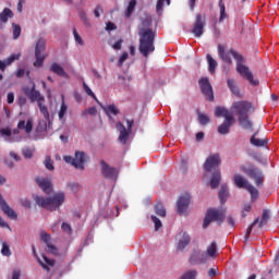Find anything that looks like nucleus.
<instances>
[{"label":"nucleus","mask_w":279,"mask_h":279,"mask_svg":"<svg viewBox=\"0 0 279 279\" xmlns=\"http://www.w3.org/2000/svg\"><path fill=\"white\" fill-rule=\"evenodd\" d=\"M250 143L251 145H253V147H267V143H269V140H267V137L258 138L256 137V133H254L251 136Z\"/></svg>","instance_id":"obj_25"},{"label":"nucleus","mask_w":279,"mask_h":279,"mask_svg":"<svg viewBox=\"0 0 279 279\" xmlns=\"http://www.w3.org/2000/svg\"><path fill=\"white\" fill-rule=\"evenodd\" d=\"M44 165L46 169H48V171H53L54 167H53V160H51V157H46Z\"/></svg>","instance_id":"obj_49"},{"label":"nucleus","mask_w":279,"mask_h":279,"mask_svg":"<svg viewBox=\"0 0 279 279\" xmlns=\"http://www.w3.org/2000/svg\"><path fill=\"white\" fill-rule=\"evenodd\" d=\"M14 16V13L9 8L3 9V11L0 13V29H3V25L8 22L9 19H12Z\"/></svg>","instance_id":"obj_26"},{"label":"nucleus","mask_w":279,"mask_h":279,"mask_svg":"<svg viewBox=\"0 0 279 279\" xmlns=\"http://www.w3.org/2000/svg\"><path fill=\"white\" fill-rule=\"evenodd\" d=\"M113 29H117V25H114V23H112V22L107 23L106 31L112 32Z\"/></svg>","instance_id":"obj_63"},{"label":"nucleus","mask_w":279,"mask_h":279,"mask_svg":"<svg viewBox=\"0 0 279 279\" xmlns=\"http://www.w3.org/2000/svg\"><path fill=\"white\" fill-rule=\"evenodd\" d=\"M190 204H191V194L181 195L177 202V213L179 215H184V213L189 210Z\"/></svg>","instance_id":"obj_17"},{"label":"nucleus","mask_w":279,"mask_h":279,"mask_svg":"<svg viewBox=\"0 0 279 279\" xmlns=\"http://www.w3.org/2000/svg\"><path fill=\"white\" fill-rule=\"evenodd\" d=\"M45 49H47V40L45 38H39L35 47L36 61L34 62V66L40 68L45 63V56L43 54Z\"/></svg>","instance_id":"obj_11"},{"label":"nucleus","mask_w":279,"mask_h":279,"mask_svg":"<svg viewBox=\"0 0 279 279\" xmlns=\"http://www.w3.org/2000/svg\"><path fill=\"white\" fill-rule=\"evenodd\" d=\"M221 165V157L219 154L210 155L206 161L204 162V169L209 173V171H213V169H217Z\"/></svg>","instance_id":"obj_18"},{"label":"nucleus","mask_w":279,"mask_h":279,"mask_svg":"<svg viewBox=\"0 0 279 279\" xmlns=\"http://www.w3.org/2000/svg\"><path fill=\"white\" fill-rule=\"evenodd\" d=\"M61 230H63V232H66V234H72L73 233V229L71 228V225L63 222L61 225Z\"/></svg>","instance_id":"obj_53"},{"label":"nucleus","mask_w":279,"mask_h":279,"mask_svg":"<svg viewBox=\"0 0 279 279\" xmlns=\"http://www.w3.org/2000/svg\"><path fill=\"white\" fill-rule=\"evenodd\" d=\"M128 58H130V54H128V52H123L118 61V65L123 66V62H125V60H128Z\"/></svg>","instance_id":"obj_57"},{"label":"nucleus","mask_w":279,"mask_h":279,"mask_svg":"<svg viewBox=\"0 0 279 279\" xmlns=\"http://www.w3.org/2000/svg\"><path fill=\"white\" fill-rule=\"evenodd\" d=\"M33 250V254L35 256V258H37V263L40 265V267L43 269H45V271H50L49 267H53V265H56V259H51L49 257H47L46 255H41V258L38 257V254L36 253V246H32Z\"/></svg>","instance_id":"obj_16"},{"label":"nucleus","mask_w":279,"mask_h":279,"mask_svg":"<svg viewBox=\"0 0 279 279\" xmlns=\"http://www.w3.org/2000/svg\"><path fill=\"white\" fill-rule=\"evenodd\" d=\"M1 254H2V256H12V252L10 251V246L5 242L2 243Z\"/></svg>","instance_id":"obj_47"},{"label":"nucleus","mask_w":279,"mask_h":279,"mask_svg":"<svg viewBox=\"0 0 279 279\" xmlns=\"http://www.w3.org/2000/svg\"><path fill=\"white\" fill-rule=\"evenodd\" d=\"M100 171L102 173V178H106V180H114V178L119 175L117 168L110 167L106 160H100Z\"/></svg>","instance_id":"obj_14"},{"label":"nucleus","mask_w":279,"mask_h":279,"mask_svg":"<svg viewBox=\"0 0 279 279\" xmlns=\"http://www.w3.org/2000/svg\"><path fill=\"white\" fill-rule=\"evenodd\" d=\"M191 265H202V263H206V252L195 251L190 257Z\"/></svg>","instance_id":"obj_21"},{"label":"nucleus","mask_w":279,"mask_h":279,"mask_svg":"<svg viewBox=\"0 0 279 279\" xmlns=\"http://www.w3.org/2000/svg\"><path fill=\"white\" fill-rule=\"evenodd\" d=\"M198 121L201 125H207V123H210V118L204 113H198Z\"/></svg>","instance_id":"obj_45"},{"label":"nucleus","mask_w":279,"mask_h":279,"mask_svg":"<svg viewBox=\"0 0 279 279\" xmlns=\"http://www.w3.org/2000/svg\"><path fill=\"white\" fill-rule=\"evenodd\" d=\"M219 9H220L219 23H223V21L228 19V13L226 12V4L223 3V0H219Z\"/></svg>","instance_id":"obj_37"},{"label":"nucleus","mask_w":279,"mask_h":279,"mask_svg":"<svg viewBox=\"0 0 279 279\" xmlns=\"http://www.w3.org/2000/svg\"><path fill=\"white\" fill-rule=\"evenodd\" d=\"M150 25L151 16L148 15L142 19V27L138 29V51L144 58H149V53H154V51H156V46L154 45L156 40V32L149 28Z\"/></svg>","instance_id":"obj_1"},{"label":"nucleus","mask_w":279,"mask_h":279,"mask_svg":"<svg viewBox=\"0 0 279 279\" xmlns=\"http://www.w3.org/2000/svg\"><path fill=\"white\" fill-rule=\"evenodd\" d=\"M227 86L231 90V93L235 95V97H241V92L239 90V86L236 85V82H234V80L228 78Z\"/></svg>","instance_id":"obj_31"},{"label":"nucleus","mask_w":279,"mask_h":279,"mask_svg":"<svg viewBox=\"0 0 279 279\" xmlns=\"http://www.w3.org/2000/svg\"><path fill=\"white\" fill-rule=\"evenodd\" d=\"M215 117H223L225 121L218 126V134H230V128L234 123V116L226 107H216Z\"/></svg>","instance_id":"obj_5"},{"label":"nucleus","mask_w":279,"mask_h":279,"mask_svg":"<svg viewBox=\"0 0 279 279\" xmlns=\"http://www.w3.org/2000/svg\"><path fill=\"white\" fill-rule=\"evenodd\" d=\"M47 246V252L48 254H53V256H58L59 252H58V247H56V245L51 244V242L49 244H46Z\"/></svg>","instance_id":"obj_44"},{"label":"nucleus","mask_w":279,"mask_h":279,"mask_svg":"<svg viewBox=\"0 0 279 279\" xmlns=\"http://www.w3.org/2000/svg\"><path fill=\"white\" fill-rule=\"evenodd\" d=\"M206 254V260H208V256L210 258H215L217 256V243L213 242L208 247L207 251L205 252Z\"/></svg>","instance_id":"obj_34"},{"label":"nucleus","mask_w":279,"mask_h":279,"mask_svg":"<svg viewBox=\"0 0 279 279\" xmlns=\"http://www.w3.org/2000/svg\"><path fill=\"white\" fill-rule=\"evenodd\" d=\"M7 101H8V104H14V93H12V92L8 93Z\"/></svg>","instance_id":"obj_64"},{"label":"nucleus","mask_w":279,"mask_h":279,"mask_svg":"<svg viewBox=\"0 0 279 279\" xmlns=\"http://www.w3.org/2000/svg\"><path fill=\"white\" fill-rule=\"evenodd\" d=\"M33 199L35 204L39 206V208H45L46 210L53 213L54 210H59L60 206L64 204L65 196L64 192H58L50 197H44L35 194L33 195Z\"/></svg>","instance_id":"obj_2"},{"label":"nucleus","mask_w":279,"mask_h":279,"mask_svg":"<svg viewBox=\"0 0 279 279\" xmlns=\"http://www.w3.org/2000/svg\"><path fill=\"white\" fill-rule=\"evenodd\" d=\"M245 213H252V205L251 204H244V208L242 210V217L245 219L247 217V214Z\"/></svg>","instance_id":"obj_55"},{"label":"nucleus","mask_w":279,"mask_h":279,"mask_svg":"<svg viewBox=\"0 0 279 279\" xmlns=\"http://www.w3.org/2000/svg\"><path fill=\"white\" fill-rule=\"evenodd\" d=\"M153 223L155 225V230L158 231L159 228H162V221L158 219L156 216H150Z\"/></svg>","instance_id":"obj_50"},{"label":"nucleus","mask_w":279,"mask_h":279,"mask_svg":"<svg viewBox=\"0 0 279 279\" xmlns=\"http://www.w3.org/2000/svg\"><path fill=\"white\" fill-rule=\"evenodd\" d=\"M251 195V202H256L258 199V190L254 187V185H248V189H246Z\"/></svg>","instance_id":"obj_40"},{"label":"nucleus","mask_w":279,"mask_h":279,"mask_svg":"<svg viewBox=\"0 0 279 279\" xmlns=\"http://www.w3.org/2000/svg\"><path fill=\"white\" fill-rule=\"evenodd\" d=\"M271 211L269 209H264L262 214V219L259 220L258 228H263L264 226H267L269 223V219H271Z\"/></svg>","instance_id":"obj_33"},{"label":"nucleus","mask_w":279,"mask_h":279,"mask_svg":"<svg viewBox=\"0 0 279 279\" xmlns=\"http://www.w3.org/2000/svg\"><path fill=\"white\" fill-rule=\"evenodd\" d=\"M205 27H206V15L202 13H197L195 16L193 28H192V34H194L196 38H202V36H204Z\"/></svg>","instance_id":"obj_12"},{"label":"nucleus","mask_w":279,"mask_h":279,"mask_svg":"<svg viewBox=\"0 0 279 279\" xmlns=\"http://www.w3.org/2000/svg\"><path fill=\"white\" fill-rule=\"evenodd\" d=\"M165 3H167V5H171V0H158L157 4H156V12L157 14H162V10L165 8Z\"/></svg>","instance_id":"obj_38"},{"label":"nucleus","mask_w":279,"mask_h":279,"mask_svg":"<svg viewBox=\"0 0 279 279\" xmlns=\"http://www.w3.org/2000/svg\"><path fill=\"white\" fill-rule=\"evenodd\" d=\"M20 204L24 207V208H32V202L27 198L25 199H21Z\"/></svg>","instance_id":"obj_60"},{"label":"nucleus","mask_w":279,"mask_h":279,"mask_svg":"<svg viewBox=\"0 0 279 279\" xmlns=\"http://www.w3.org/2000/svg\"><path fill=\"white\" fill-rule=\"evenodd\" d=\"M213 221H217L218 226H221L226 221V209H208L203 228H208Z\"/></svg>","instance_id":"obj_7"},{"label":"nucleus","mask_w":279,"mask_h":279,"mask_svg":"<svg viewBox=\"0 0 279 279\" xmlns=\"http://www.w3.org/2000/svg\"><path fill=\"white\" fill-rule=\"evenodd\" d=\"M0 134L2 136H12V131L10 129H1Z\"/></svg>","instance_id":"obj_62"},{"label":"nucleus","mask_w":279,"mask_h":279,"mask_svg":"<svg viewBox=\"0 0 279 279\" xmlns=\"http://www.w3.org/2000/svg\"><path fill=\"white\" fill-rule=\"evenodd\" d=\"M126 125H123L122 122H118L116 128L120 132V135L118 137V141L122 143V145H125L128 141L130 140V134H132V128L134 125V120H126Z\"/></svg>","instance_id":"obj_10"},{"label":"nucleus","mask_w":279,"mask_h":279,"mask_svg":"<svg viewBox=\"0 0 279 279\" xmlns=\"http://www.w3.org/2000/svg\"><path fill=\"white\" fill-rule=\"evenodd\" d=\"M154 210L156 215H158V217H167V209L165 208V205H162V203H157Z\"/></svg>","instance_id":"obj_36"},{"label":"nucleus","mask_w":279,"mask_h":279,"mask_svg":"<svg viewBox=\"0 0 279 279\" xmlns=\"http://www.w3.org/2000/svg\"><path fill=\"white\" fill-rule=\"evenodd\" d=\"M135 8H136V0H131L129 2V5H128L126 12H125V16L128 19H130L132 16V12H134Z\"/></svg>","instance_id":"obj_41"},{"label":"nucleus","mask_w":279,"mask_h":279,"mask_svg":"<svg viewBox=\"0 0 279 279\" xmlns=\"http://www.w3.org/2000/svg\"><path fill=\"white\" fill-rule=\"evenodd\" d=\"M17 130H23L25 134H32V130H34V120L29 118L27 121H20L17 123Z\"/></svg>","instance_id":"obj_23"},{"label":"nucleus","mask_w":279,"mask_h":279,"mask_svg":"<svg viewBox=\"0 0 279 279\" xmlns=\"http://www.w3.org/2000/svg\"><path fill=\"white\" fill-rule=\"evenodd\" d=\"M51 73H54L56 75H59V77H69V73L64 71V68L58 63H52L50 65Z\"/></svg>","instance_id":"obj_29"},{"label":"nucleus","mask_w":279,"mask_h":279,"mask_svg":"<svg viewBox=\"0 0 279 279\" xmlns=\"http://www.w3.org/2000/svg\"><path fill=\"white\" fill-rule=\"evenodd\" d=\"M23 156L24 158H32L34 156V153L32 151V149L26 148L23 150Z\"/></svg>","instance_id":"obj_61"},{"label":"nucleus","mask_w":279,"mask_h":279,"mask_svg":"<svg viewBox=\"0 0 279 279\" xmlns=\"http://www.w3.org/2000/svg\"><path fill=\"white\" fill-rule=\"evenodd\" d=\"M36 183L41 189V191L46 193V195H51V193H53V184H51V179H45V178L38 177L36 179Z\"/></svg>","instance_id":"obj_20"},{"label":"nucleus","mask_w":279,"mask_h":279,"mask_svg":"<svg viewBox=\"0 0 279 279\" xmlns=\"http://www.w3.org/2000/svg\"><path fill=\"white\" fill-rule=\"evenodd\" d=\"M219 274V268L215 267V268H210L207 272V276L209 278H215V276H217Z\"/></svg>","instance_id":"obj_56"},{"label":"nucleus","mask_w":279,"mask_h":279,"mask_svg":"<svg viewBox=\"0 0 279 279\" xmlns=\"http://www.w3.org/2000/svg\"><path fill=\"white\" fill-rule=\"evenodd\" d=\"M177 242V251L184 252L187 245L191 244V235L186 233V231H181L175 236Z\"/></svg>","instance_id":"obj_15"},{"label":"nucleus","mask_w":279,"mask_h":279,"mask_svg":"<svg viewBox=\"0 0 279 279\" xmlns=\"http://www.w3.org/2000/svg\"><path fill=\"white\" fill-rule=\"evenodd\" d=\"M218 56L226 62V64H232V58H230L229 52H226V47L223 45H218Z\"/></svg>","instance_id":"obj_28"},{"label":"nucleus","mask_w":279,"mask_h":279,"mask_svg":"<svg viewBox=\"0 0 279 279\" xmlns=\"http://www.w3.org/2000/svg\"><path fill=\"white\" fill-rule=\"evenodd\" d=\"M197 270H187L185 271L180 279H196Z\"/></svg>","instance_id":"obj_42"},{"label":"nucleus","mask_w":279,"mask_h":279,"mask_svg":"<svg viewBox=\"0 0 279 279\" xmlns=\"http://www.w3.org/2000/svg\"><path fill=\"white\" fill-rule=\"evenodd\" d=\"M36 132L38 133L47 132V121L45 120L39 121L36 128Z\"/></svg>","instance_id":"obj_46"},{"label":"nucleus","mask_w":279,"mask_h":279,"mask_svg":"<svg viewBox=\"0 0 279 279\" xmlns=\"http://www.w3.org/2000/svg\"><path fill=\"white\" fill-rule=\"evenodd\" d=\"M98 104L100 105V108H102V110L107 114V117H109V119H112V114H113V117H117V114H119V109L117 108V106L114 104L109 105L107 107L101 105V102H98Z\"/></svg>","instance_id":"obj_27"},{"label":"nucleus","mask_w":279,"mask_h":279,"mask_svg":"<svg viewBox=\"0 0 279 279\" xmlns=\"http://www.w3.org/2000/svg\"><path fill=\"white\" fill-rule=\"evenodd\" d=\"M12 27H13V38L14 40H16L21 36V26L19 24H12Z\"/></svg>","instance_id":"obj_48"},{"label":"nucleus","mask_w":279,"mask_h":279,"mask_svg":"<svg viewBox=\"0 0 279 279\" xmlns=\"http://www.w3.org/2000/svg\"><path fill=\"white\" fill-rule=\"evenodd\" d=\"M19 58H21V54H12L4 62L7 63V66H10V64H12V62L19 60Z\"/></svg>","instance_id":"obj_52"},{"label":"nucleus","mask_w":279,"mask_h":279,"mask_svg":"<svg viewBox=\"0 0 279 279\" xmlns=\"http://www.w3.org/2000/svg\"><path fill=\"white\" fill-rule=\"evenodd\" d=\"M122 45H123V39H119L112 45V49H114L116 51H121Z\"/></svg>","instance_id":"obj_59"},{"label":"nucleus","mask_w":279,"mask_h":279,"mask_svg":"<svg viewBox=\"0 0 279 279\" xmlns=\"http://www.w3.org/2000/svg\"><path fill=\"white\" fill-rule=\"evenodd\" d=\"M66 110H69V107L64 102V96H62V102H61V107H60V110L58 113L60 121H62V119H64V116L66 114Z\"/></svg>","instance_id":"obj_39"},{"label":"nucleus","mask_w":279,"mask_h":279,"mask_svg":"<svg viewBox=\"0 0 279 279\" xmlns=\"http://www.w3.org/2000/svg\"><path fill=\"white\" fill-rule=\"evenodd\" d=\"M233 183L235 184V186L238 189H245L246 191H247L248 186L252 185V183H250V181H247V179H245L241 174H234Z\"/></svg>","instance_id":"obj_22"},{"label":"nucleus","mask_w":279,"mask_h":279,"mask_svg":"<svg viewBox=\"0 0 279 279\" xmlns=\"http://www.w3.org/2000/svg\"><path fill=\"white\" fill-rule=\"evenodd\" d=\"M0 208L2 213H4L7 217H9V219H14V220L19 219V215H16V211H14V209H12L10 205H8V202H5V199L1 194H0Z\"/></svg>","instance_id":"obj_19"},{"label":"nucleus","mask_w":279,"mask_h":279,"mask_svg":"<svg viewBox=\"0 0 279 279\" xmlns=\"http://www.w3.org/2000/svg\"><path fill=\"white\" fill-rule=\"evenodd\" d=\"M231 56H233L234 60L236 61V71L241 77L244 80H247L250 82L251 86H258V81L254 80V74L250 70V68L243 62H245V59L236 52L234 49H230Z\"/></svg>","instance_id":"obj_4"},{"label":"nucleus","mask_w":279,"mask_h":279,"mask_svg":"<svg viewBox=\"0 0 279 279\" xmlns=\"http://www.w3.org/2000/svg\"><path fill=\"white\" fill-rule=\"evenodd\" d=\"M206 58L208 62V71L214 74L218 65L217 60H215L210 54H207Z\"/></svg>","instance_id":"obj_35"},{"label":"nucleus","mask_w":279,"mask_h":279,"mask_svg":"<svg viewBox=\"0 0 279 279\" xmlns=\"http://www.w3.org/2000/svg\"><path fill=\"white\" fill-rule=\"evenodd\" d=\"M78 16L85 25H88V16L86 15L85 11H80Z\"/></svg>","instance_id":"obj_58"},{"label":"nucleus","mask_w":279,"mask_h":279,"mask_svg":"<svg viewBox=\"0 0 279 279\" xmlns=\"http://www.w3.org/2000/svg\"><path fill=\"white\" fill-rule=\"evenodd\" d=\"M201 90L208 101H215V94L213 93V85L208 77H202L198 81Z\"/></svg>","instance_id":"obj_13"},{"label":"nucleus","mask_w":279,"mask_h":279,"mask_svg":"<svg viewBox=\"0 0 279 279\" xmlns=\"http://www.w3.org/2000/svg\"><path fill=\"white\" fill-rule=\"evenodd\" d=\"M63 160H65L68 165L75 167V169L84 171V165H86V153L77 150L75 151L74 157L65 156L63 157Z\"/></svg>","instance_id":"obj_8"},{"label":"nucleus","mask_w":279,"mask_h":279,"mask_svg":"<svg viewBox=\"0 0 279 279\" xmlns=\"http://www.w3.org/2000/svg\"><path fill=\"white\" fill-rule=\"evenodd\" d=\"M230 194V190L228 189V185H221L219 192H218V197L220 199V204H225L228 202V195Z\"/></svg>","instance_id":"obj_30"},{"label":"nucleus","mask_w":279,"mask_h":279,"mask_svg":"<svg viewBox=\"0 0 279 279\" xmlns=\"http://www.w3.org/2000/svg\"><path fill=\"white\" fill-rule=\"evenodd\" d=\"M238 121L241 128H243V130H247L248 132H254V123L250 121V114L239 117Z\"/></svg>","instance_id":"obj_24"},{"label":"nucleus","mask_w":279,"mask_h":279,"mask_svg":"<svg viewBox=\"0 0 279 279\" xmlns=\"http://www.w3.org/2000/svg\"><path fill=\"white\" fill-rule=\"evenodd\" d=\"M240 171L245 173L251 180H253L258 189H263V184H265V173L260 168H256L255 166H250L248 168L245 165L240 167Z\"/></svg>","instance_id":"obj_6"},{"label":"nucleus","mask_w":279,"mask_h":279,"mask_svg":"<svg viewBox=\"0 0 279 279\" xmlns=\"http://www.w3.org/2000/svg\"><path fill=\"white\" fill-rule=\"evenodd\" d=\"M221 184V172L219 170L215 171L213 173L211 180H210V187L217 189Z\"/></svg>","instance_id":"obj_32"},{"label":"nucleus","mask_w":279,"mask_h":279,"mask_svg":"<svg viewBox=\"0 0 279 279\" xmlns=\"http://www.w3.org/2000/svg\"><path fill=\"white\" fill-rule=\"evenodd\" d=\"M83 88L86 95H88L89 97H93V99H95V101L99 104V100H97V96H95V93H93V89H90V87L86 84V82H83Z\"/></svg>","instance_id":"obj_43"},{"label":"nucleus","mask_w":279,"mask_h":279,"mask_svg":"<svg viewBox=\"0 0 279 279\" xmlns=\"http://www.w3.org/2000/svg\"><path fill=\"white\" fill-rule=\"evenodd\" d=\"M252 110V102L247 100H239L232 104L231 111L239 117H247Z\"/></svg>","instance_id":"obj_9"},{"label":"nucleus","mask_w":279,"mask_h":279,"mask_svg":"<svg viewBox=\"0 0 279 279\" xmlns=\"http://www.w3.org/2000/svg\"><path fill=\"white\" fill-rule=\"evenodd\" d=\"M73 36H74V40H75V43H77V45H81V46L84 45V39H82V37L80 36V34L77 33V31L75 28L73 29Z\"/></svg>","instance_id":"obj_51"},{"label":"nucleus","mask_w":279,"mask_h":279,"mask_svg":"<svg viewBox=\"0 0 279 279\" xmlns=\"http://www.w3.org/2000/svg\"><path fill=\"white\" fill-rule=\"evenodd\" d=\"M41 241H44L46 245H49L51 243V235L47 232H41Z\"/></svg>","instance_id":"obj_54"},{"label":"nucleus","mask_w":279,"mask_h":279,"mask_svg":"<svg viewBox=\"0 0 279 279\" xmlns=\"http://www.w3.org/2000/svg\"><path fill=\"white\" fill-rule=\"evenodd\" d=\"M23 93L32 104L37 102L40 113L43 114L46 121H49V108L45 105V96L40 94L39 90L36 89V83L32 82V86L23 87Z\"/></svg>","instance_id":"obj_3"}]
</instances>
